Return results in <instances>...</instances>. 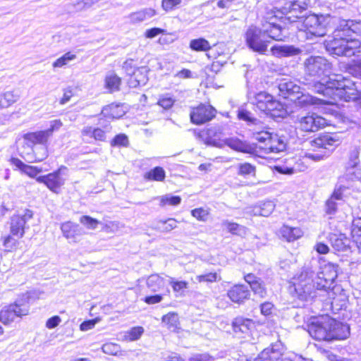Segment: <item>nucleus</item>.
<instances>
[{"mask_svg": "<svg viewBox=\"0 0 361 361\" xmlns=\"http://www.w3.org/2000/svg\"><path fill=\"white\" fill-rule=\"evenodd\" d=\"M338 268L337 264L328 263L316 275L311 268H303L293 285V297L304 303L312 302L317 297L318 290H326L331 288L338 276Z\"/></svg>", "mask_w": 361, "mask_h": 361, "instance_id": "nucleus-1", "label": "nucleus"}, {"mask_svg": "<svg viewBox=\"0 0 361 361\" xmlns=\"http://www.w3.org/2000/svg\"><path fill=\"white\" fill-rule=\"evenodd\" d=\"M286 37L285 27L274 22H266L262 28L250 26L245 32L247 47L260 54H266L270 39L284 41Z\"/></svg>", "mask_w": 361, "mask_h": 361, "instance_id": "nucleus-2", "label": "nucleus"}, {"mask_svg": "<svg viewBox=\"0 0 361 361\" xmlns=\"http://www.w3.org/2000/svg\"><path fill=\"white\" fill-rule=\"evenodd\" d=\"M325 82H316L312 86V90L322 94L323 99H330L333 103L337 100L349 102L357 99L355 84L342 75H331Z\"/></svg>", "mask_w": 361, "mask_h": 361, "instance_id": "nucleus-3", "label": "nucleus"}, {"mask_svg": "<svg viewBox=\"0 0 361 361\" xmlns=\"http://www.w3.org/2000/svg\"><path fill=\"white\" fill-rule=\"evenodd\" d=\"M310 335L317 341L344 340L350 335L348 325L328 316L314 319L308 325Z\"/></svg>", "mask_w": 361, "mask_h": 361, "instance_id": "nucleus-4", "label": "nucleus"}, {"mask_svg": "<svg viewBox=\"0 0 361 361\" xmlns=\"http://www.w3.org/2000/svg\"><path fill=\"white\" fill-rule=\"evenodd\" d=\"M310 145L316 153H307V157L314 161H319L332 153L336 147L339 145V139L336 135L324 133L310 140Z\"/></svg>", "mask_w": 361, "mask_h": 361, "instance_id": "nucleus-5", "label": "nucleus"}, {"mask_svg": "<svg viewBox=\"0 0 361 361\" xmlns=\"http://www.w3.org/2000/svg\"><path fill=\"white\" fill-rule=\"evenodd\" d=\"M326 51L331 55L350 57L360 52V42L352 38L334 35V38L325 43Z\"/></svg>", "mask_w": 361, "mask_h": 361, "instance_id": "nucleus-6", "label": "nucleus"}, {"mask_svg": "<svg viewBox=\"0 0 361 361\" xmlns=\"http://www.w3.org/2000/svg\"><path fill=\"white\" fill-rule=\"evenodd\" d=\"M30 307L27 302L23 300H17L14 303L4 307L0 311V322L8 325L14 322L16 318H21L23 316L29 314Z\"/></svg>", "mask_w": 361, "mask_h": 361, "instance_id": "nucleus-7", "label": "nucleus"}, {"mask_svg": "<svg viewBox=\"0 0 361 361\" xmlns=\"http://www.w3.org/2000/svg\"><path fill=\"white\" fill-rule=\"evenodd\" d=\"M345 178H341L336 184L334 191L330 198L326 202V213L329 215L335 214L338 205L341 202L351 195V187L343 184Z\"/></svg>", "mask_w": 361, "mask_h": 361, "instance_id": "nucleus-8", "label": "nucleus"}, {"mask_svg": "<svg viewBox=\"0 0 361 361\" xmlns=\"http://www.w3.org/2000/svg\"><path fill=\"white\" fill-rule=\"evenodd\" d=\"M321 18L315 14H311L298 20L302 23L300 31L306 33L307 39L314 37H323L326 33V25L321 21Z\"/></svg>", "mask_w": 361, "mask_h": 361, "instance_id": "nucleus-9", "label": "nucleus"}, {"mask_svg": "<svg viewBox=\"0 0 361 361\" xmlns=\"http://www.w3.org/2000/svg\"><path fill=\"white\" fill-rule=\"evenodd\" d=\"M304 64L306 73L310 76L317 78L330 76L329 74L331 64L322 56H310L305 60Z\"/></svg>", "mask_w": 361, "mask_h": 361, "instance_id": "nucleus-10", "label": "nucleus"}, {"mask_svg": "<svg viewBox=\"0 0 361 361\" xmlns=\"http://www.w3.org/2000/svg\"><path fill=\"white\" fill-rule=\"evenodd\" d=\"M298 128L304 132H316L327 125L326 120L317 114H308L298 118Z\"/></svg>", "mask_w": 361, "mask_h": 361, "instance_id": "nucleus-11", "label": "nucleus"}, {"mask_svg": "<svg viewBox=\"0 0 361 361\" xmlns=\"http://www.w3.org/2000/svg\"><path fill=\"white\" fill-rule=\"evenodd\" d=\"M307 6V0H293L287 2L282 8V13L285 15L283 18L290 23L297 22V19H302L303 16L300 15L306 11Z\"/></svg>", "mask_w": 361, "mask_h": 361, "instance_id": "nucleus-12", "label": "nucleus"}, {"mask_svg": "<svg viewBox=\"0 0 361 361\" xmlns=\"http://www.w3.org/2000/svg\"><path fill=\"white\" fill-rule=\"evenodd\" d=\"M284 353V347L279 341L264 349L257 357H246V361H278Z\"/></svg>", "mask_w": 361, "mask_h": 361, "instance_id": "nucleus-13", "label": "nucleus"}, {"mask_svg": "<svg viewBox=\"0 0 361 361\" xmlns=\"http://www.w3.org/2000/svg\"><path fill=\"white\" fill-rule=\"evenodd\" d=\"M67 170V167L61 166L52 173L37 177L36 180L38 183L45 184L50 190L56 192V190L64 184V179L62 178L61 176L64 175L65 171Z\"/></svg>", "mask_w": 361, "mask_h": 361, "instance_id": "nucleus-14", "label": "nucleus"}, {"mask_svg": "<svg viewBox=\"0 0 361 361\" xmlns=\"http://www.w3.org/2000/svg\"><path fill=\"white\" fill-rule=\"evenodd\" d=\"M216 113V109L211 105L200 104L191 110L190 121L194 124L201 125L211 121Z\"/></svg>", "mask_w": 361, "mask_h": 361, "instance_id": "nucleus-15", "label": "nucleus"}, {"mask_svg": "<svg viewBox=\"0 0 361 361\" xmlns=\"http://www.w3.org/2000/svg\"><path fill=\"white\" fill-rule=\"evenodd\" d=\"M32 216L33 212L30 209L25 210L23 214L13 215L11 218V233L18 238H23L25 233V225L29 220L32 219Z\"/></svg>", "mask_w": 361, "mask_h": 361, "instance_id": "nucleus-16", "label": "nucleus"}, {"mask_svg": "<svg viewBox=\"0 0 361 361\" xmlns=\"http://www.w3.org/2000/svg\"><path fill=\"white\" fill-rule=\"evenodd\" d=\"M224 126L216 124L208 128L206 130L199 133L198 136L204 139L205 144L220 147V142L224 135Z\"/></svg>", "mask_w": 361, "mask_h": 361, "instance_id": "nucleus-17", "label": "nucleus"}, {"mask_svg": "<svg viewBox=\"0 0 361 361\" xmlns=\"http://www.w3.org/2000/svg\"><path fill=\"white\" fill-rule=\"evenodd\" d=\"M277 87L279 91V95L284 98L290 99L291 101H293L298 94H300V87L295 82L286 78L282 79L279 82Z\"/></svg>", "mask_w": 361, "mask_h": 361, "instance_id": "nucleus-18", "label": "nucleus"}, {"mask_svg": "<svg viewBox=\"0 0 361 361\" xmlns=\"http://www.w3.org/2000/svg\"><path fill=\"white\" fill-rule=\"evenodd\" d=\"M228 297L235 303L242 304L249 299L250 292L246 285H235L227 293Z\"/></svg>", "mask_w": 361, "mask_h": 361, "instance_id": "nucleus-19", "label": "nucleus"}, {"mask_svg": "<svg viewBox=\"0 0 361 361\" xmlns=\"http://www.w3.org/2000/svg\"><path fill=\"white\" fill-rule=\"evenodd\" d=\"M293 102H294L295 105L300 108H306L313 104H333V102L328 101L327 99L322 98H317L310 95V94H304L301 92L300 94H298L294 98Z\"/></svg>", "mask_w": 361, "mask_h": 361, "instance_id": "nucleus-20", "label": "nucleus"}, {"mask_svg": "<svg viewBox=\"0 0 361 361\" xmlns=\"http://www.w3.org/2000/svg\"><path fill=\"white\" fill-rule=\"evenodd\" d=\"M328 238L332 247L336 252H347L350 251V240L345 235L330 233Z\"/></svg>", "mask_w": 361, "mask_h": 361, "instance_id": "nucleus-21", "label": "nucleus"}, {"mask_svg": "<svg viewBox=\"0 0 361 361\" xmlns=\"http://www.w3.org/2000/svg\"><path fill=\"white\" fill-rule=\"evenodd\" d=\"M271 54L276 57H290L298 55L301 53V49L293 45L283 44L274 45L271 48Z\"/></svg>", "mask_w": 361, "mask_h": 361, "instance_id": "nucleus-22", "label": "nucleus"}, {"mask_svg": "<svg viewBox=\"0 0 361 361\" xmlns=\"http://www.w3.org/2000/svg\"><path fill=\"white\" fill-rule=\"evenodd\" d=\"M49 137L45 130L27 133L23 135L24 140L31 143L32 146L47 145Z\"/></svg>", "mask_w": 361, "mask_h": 361, "instance_id": "nucleus-23", "label": "nucleus"}, {"mask_svg": "<svg viewBox=\"0 0 361 361\" xmlns=\"http://www.w3.org/2000/svg\"><path fill=\"white\" fill-rule=\"evenodd\" d=\"M274 209V202L273 201L268 200L259 202L255 205L248 212L254 216H269L273 212Z\"/></svg>", "mask_w": 361, "mask_h": 361, "instance_id": "nucleus-24", "label": "nucleus"}, {"mask_svg": "<svg viewBox=\"0 0 361 361\" xmlns=\"http://www.w3.org/2000/svg\"><path fill=\"white\" fill-rule=\"evenodd\" d=\"M63 235L67 239H75L76 236L82 235V228L77 224L71 221L63 223L61 226Z\"/></svg>", "mask_w": 361, "mask_h": 361, "instance_id": "nucleus-25", "label": "nucleus"}, {"mask_svg": "<svg viewBox=\"0 0 361 361\" xmlns=\"http://www.w3.org/2000/svg\"><path fill=\"white\" fill-rule=\"evenodd\" d=\"M157 14L156 11L152 8H145L128 16L130 22L133 24L142 23L151 18Z\"/></svg>", "mask_w": 361, "mask_h": 361, "instance_id": "nucleus-26", "label": "nucleus"}, {"mask_svg": "<svg viewBox=\"0 0 361 361\" xmlns=\"http://www.w3.org/2000/svg\"><path fill=\"white\" fill-rule=\"evenodd\" d=\"M149 70L147 66H142L136 68L135 73L131 75L130 80V86H143L148 81L147 73Z\"/></svg>", "mask_w": 361, "mask_h": 361, "instance_id": "nucleus-27", "label": "nucleus"}, {"mask_svg": "<svg viewBox=\"0 0 361 361\" xmlns=\"http://www.w3.org/2000/svg\"><path fill=\"white\" fill-rule=\"evenodd\" d=\"M32 153L27 154V160L29 162L42 161L48 157L47 145L32 146Z\"/></svg>", "mask_w": 361, "mask_h": 361, "instance_id": "nucleus-28", "label": "nucleus"}, {"mask_svg": "<svg viewBox=\"0 0 361 361\" xmlns=\"http://www.w3.org/2000/svg\"><path fill=\"white\" fill-rule=\"evenodd\" d=\"M264 128L265 127L261 122V125L250 128V130L252 131L253 137L259 142L264 143L267 148L273 135L267 130H264Z\"/></svg>", "mask_w": 361, "mask_h": 361, "instance_id": "nucleus-29", "label": "nucleus"}, {"mask_svg": "<svg viewBox=\"0 0 361 361\" xmlns=\"http://www.w3.org/2000/svg\"><path fill=\"white\" fill-rule=\"evenodd\" d=\"M237 117L239 120L245 121L250 128L261 125V121L255 118L252 113L244 106L238 108Z\"/></svg>", "mask_w": 361, "mask_h": 361, "instance_id": "nucleus-30", "label": "nucleus"}, {"mask_svg": "<svg viewBox=\"0 0 361 361\" xmlns=\"http://www.w3.org/2000/svg\"><path fill=\"white\" fill-rule=\"evenodd\" d=\"M287 146V138L283 135L275 134L272 135L267 149L271 152H280L286 150Z\"/></svg>", "mask_w": 361, "mask_h": 361, "instance_id": "nucleus-31", "label": "nucleus"}, {"mask_svg": "<svg viewBox=\"0 0 361 361\" xmlns=\"http://www.w3.org/2000/svg\"><path fill=\"white\" fill-rule=\"evenodd\" d=\"M124 114L125 111L119 104H111L103 107L102 110V115L106 118H119Z\"/></svg>", "mask_w": 361, "mask_h": 361, "instance_id": "nucleus-32", "label": "nucleus"}, {"mask_svg": "<svg viewBox=\"0 0 361 361\" xmlns=\"http://www.w3.org/2000/svg\"><path fill=\"white\" fill-rule=\"evenodd\" d=\"M350 19H339L336 27L334 31V35L341 37L352 38L350 31Z\"/></svg>", "mask_w": 361, "mask_h": 361, "instance_id": "nucleus-33", "label": "nucleus"}, {"mask_svg": "<svg viewBox=\"0 0 361 361\" xmlns=\"http://www.w3.org/2000/svg\"><path fill=\"white\" fill-rule=\"evenodd\" d=\"M20 98L17 91L9 90L0 94V108H8Z\"/></svg>", "mask_w": 361, "mask_h": 361, "instance_id": "nucleus-34", "label": "nucleus"}, {"mask_svg": "<svg viewBox=\"0 0 361 361\" xmlns=\"http://www.w3.org/2000/svg\"><path fill=\"white\" fill-rule=\"evenodd\" d=\"M222 142L230 148L243 152H249L250 147L237 137H228L222 140Z\"/></svg>", "mask_w": 361, "mask_h": 361, "instance_id": "nucleus-35", "label": "nucleus"}, {"mask_svg": "<svg viewBox=\"0 0 361 361\" xmlns=\"http://www.w3.org/2000/svg\"><path fill=\"white\" fill-rule=\"evenodd\" d=\"M252 325L253 322L252 319L242 317H236L232 323L233 329L235 333H246Z\"/></svg>", "mask_w": 361, "mask_h": 361, "instance_id": "nucleus-36", "label": "nucleus"}, {"mask_svg": "<svg viewBox=\"0 0 361 361\" xmlns=\"http://www.w3.org/2000/svg\"><path fill=\"white\" fill-rule=\"evenodd\" d=\"M147 286L152 292H158L165 286L164 278L158 274H152L147 279Z\"/></svg>", "mask_w": 361, "mask_h": 361, "instance_id": "nucleus-37", "label": "nucleus"}, {"mask_svg": "<svg viewBox=\"0 0 361 361\" xmlns=\"http://www.w3.org/2000/svg\"><path fill=\"white\" fill-rule=\"evenodd\" d=\"M273 96L265 92H260L255 97L253 104L261 111H266L267 104L271 101Z\"/></svg>", "mask_w": 361, "mask_h": 361, "instance_id": "nucleus-38", "label": "nucleus"}, {"mask_svg": "<svg viewBox=\"0 0 361 361\" xmlns=\"http://www.w3.org/2000/svg\"><path fill=\"white\" fill-rule=\"evenodd\" d=\"M281 236L287 241H293L302 236V232L299 228L283 226L281 229Z\"/></svg>", "mask_w": 361, "mask_h": 361, "instance_id": "nucleus-39", "label": "nucleus"}, {"mask_svg": "<svg viewBox=\"0 0 361 361\" xmlns=\"http://www.w3.org/2000/svg\"><path fill=\"white\" fill-rule=\"evenodd\" d=\"M359 149L357 148L353 149L350 154L349 161H348V171L349 173H351L350 170L355 169L359 164ZM352 173H355V178L357 179L360 178V172H352Z\"/></svg>", "mask_w": 361, "mask_h": 361, "instance_id": "nucleus-40", "label": "nucleus"}, {"mask_svg": "<svg viewBox=\"0 0 361 361\" xmlns=\"http://www.w3.org/2000/svg\"><path fill=\"white\" fill-rule=\"evenodd\" d=\"M209 42L204 38L192 39L190 42V48L195 51H206L211 49Z\"/></svg>", "mask_w": 361, "mask_h": 361, "instance_id": "nucleus-41", "label": "nucleus"}, {"mask_svg": "<svg viewBox=\"0 0 361 361\" xmlns=\"http://www.w3.org/2000/svg\"><path fill=\"white\" fill-rule=\"evenodd\" d=\"M165 176V171L160 166H156L145 174V179L155 181H162Z\"/></svg>", "mask_w": 361, "mask_h": 361, "instance_id": "nucleus-42", "label": "nucleus"}, {"mask_svg": "<svg viewBox=\"0 0 361 361\" xmlns=\"http://www.w3.org/2000/svg\"><path fill=\"white\" fill-rule=\"evenodd\" d=\"M222 225L228 229V232L233 235L242 236L246 234V228L237 223L226 220L223 221Z\"/></svg>", "mask_w": 361, "mask_h": 361, "instance_id": "nucleus-43", "label": "nucleus"}, {"mask_svg": "<svg viewBox=\"0 0 361 361\" xmlns=\"http://www.w3.org/2000/svg\"><path fill=\"white\" fill-rule=\"evenodd\" d=\"M238 174L244 177H254L256 174V167L250 163H240L238 166Z\"/></svg>", "mask_w": 361, "mask_h": 361, "instance_id": "nucleus-44", "label": "nucleus"}, {"mask_svg": "<svg viewBox=\"0 0 361 361\" xmlns=\"http://www.w3.org/2000/svg\"><path fill=\"white\" fill-rule=\"evenodd\" d=\"M162 322L167 325L168 329L175 331L179 324L178 317L176 313L169 312L162 317Z\"/></svg>", "mask_w": 361, "mask_h": 361, "instance_id": "nucleus-45", "label": "nucleus"}, {"mask_svg": "<svg viewBox=\"0 0 361 361\" xmlns=\"http://www.w3.org/2000/svg\"><path fill=\"white\" fill-rule=\"evenodd\" d=\"M121 82V78L114 73H111L106 75L105 79L106 87L111 92L118 90Z\"/></svg>", "mask_w": 361, "mask_h": 361, "instance_id": "nucleus-46", "label": "nucleus"}, {"mask_svg": "<svg viewBox=\"0 0 361 361\" xmlns=\"http://www.w3.org/2000/svg\"><path fill=\"white\" fill-rule=\"evenodd\" d=\"M169 284L173 290L176 293V296L184 295V290L188 288V283L184 281H176L174 278H170Z\"/></svg>", "mask_w": 361, "mask_h": 361, "instance_id": "nucleus-47", "label": "nucleus"}, {"mask_svg": "<svg viewBox=\"0 0 361 361\" xmlns=\"http://www.w3.org/2000/svg\"><path fill=\"white\" fill-rule=\"evenodd\" d=\"M102 350L104 353L111 355H122L121 346L114 343H104L102 346Z\"/></svg>", "mask_w": 361, "mask_h": 361, "instance_id": "nucleus-48", "label": "nucleus"}, {"mask_svg": "<svg viewBox=\"0 0 361 361\" xmlns=\"http://www.w3.org/2000/svg\"><path fill=\"white\" fill-rule=\"evenodd\" d=\"M76 59V55L71 54V52H67L63 54L62 56L56 59L52 64L54 68H61L64 66L67 65L68 63L71 61H73Z\"/></svg>", "mask_w": 361, "mask_h": 361, "instance_id": "nucleus-49", "label": "nucleus"}, {"mask_svg": "<svg viewBox=\"0 0 361 361\" xmlns=\"http://www.w3.org/2000/svg\"><path fill=\"white\" fill-rule=\"evenodd\" d=\"M156 228L162 232H169L176 228L177 221L174 219H169L166 221H160Z\"/></svg>", "mask_w": 361, "mask_h": 361, "instance_id": "nucleus-50", "label": "nucleus"}, {"mask_svg": "<svg viewBox=\"0 0 361 361\" xmlns=\"http://www.w3.org/2000/svg\"><path fill=\"white\" fill-rule=\"evenodd\" d=\"M250 288L255 295H257L260 298H264L267 295V290L264 287V284L259 279H258L257 282L252 283Z\"/></svg>", "mask_w": 361, "mask_h": 361, "instance_id": "nucleus-51", "label": "nucleus"}, {"mask_svg": "<svg viewBox=\"0 0 361 361\" xmlns=\"http://www.w3.org/2000/svg\"><path fill=\"white\" fill-rule=\"evenodd\" d=\"M80 222L89 229H95L99 224L98 220L87 215L81 216Z\"/></svg>", "mask_w": 361, "mask_h": 361, "instance_id": "nucleus-52", "label": "nucleus"}, {"mask_svg": "<svg viewBox=\"0 0 361 361\" xmlns=\"http://www.w3.org/2000/svg\"><path fill=\"white\" fill-rule=\"evenodd\" d=\"M1 239L3 240V245L6 251H11L13 249L16 248L18 243V240L11 235L2 237Z\"/></svg>", "mask_w": 361, "mask_h": 361, "instance_id": "nucleus-53", "label": "nucleus"}, {"mask_svg": "<svg viewBox=\"0 0 361 361\" xmlns=\"http://www.w3.org/2000/svg\"><path fill=\"white\" fill-rule=\"evenodd\" d=\"M128 144V138L125 134H118L116 135L111 142V145L113 147H127Z\"/></svg>", "mask_w": 361, "mask_h": 361, "instance_id": "nucleus-54", "label": "nucleus"}, {"mask_svg": "<svg viewBox=\"0 0 361 361\" xmlns=\"http://www.w3.org/2000/svg\"><path fill=\"white\" fill-rule=\"evenodd\" d=\"M181 202V198L179 196H171V195H165L162 196L161 198V205L164 206L166 204H169L172 206H176L179 204Z\"/></svg>", "mask_w": 361, "mask_h": 361, "instance_id": "nucleus-55", "label": "nucleus"}, {"mask_svg": "<svg viewBox=\"0 0 361 361\" xmlns=\"http://www.w3.org/2000/svg\"><path fill=\"white\" fill-rule=\"evenodd\" d=\"M288 115V111L284 104L279 102V106L274 110V112L271 113V117L274 118H286Z\"/></svg>", "mask_w": 361, "mask_h": 361, "instance_id": "nucleus-56", "label": "nucleus"}, {"mask_svg": "<svg viewBox=\"0 0 361 361\" xmlns=\"http://www.w3.org/2000/svg\"><path fill=\"white\" fill-rule=\"evenodd\" d=\"M358 226L361 227V221H357L355 224V228L353 231V238L354 243L356 244L357 247L360 252H361V234L360 230H359Z\"/></svg>", "mask_w": 361, "mask_h": 361, "instance_id": "nucleus-57", "label": "nucleus"}, {"mask_svg": "<svg viewBox=\"0 0 361 361\" xmlns=\"http://www.w3.org/2000/svg\"><path fill=\"white\" fill-rule=\"evenodd\" d=\"M181 2L182 0H162L161 7L166 12L171 11L180 5Z\"/></svg>", "mask_w": 361, "mask_h": 361, "instance_id": "nucleus-58", "label": "nucleus"}, {"mask_svg": "<svg viewBox=\"0 0 361 361\" xmlns=\"http://www.w3.org/2000/svg\"><path fill=\"white\" fill-rule=\"evenodd\" d=\"M274 169L279 173L286 175H291L295 171L294 166H291L290 164L277 165L275 166Z\"/></svg>", "mask_w": 361, "mask_h": 361, "instance_id": "nucleus-59", "label": "nucleus"}, {"mask_svg": "<svg viewBox=\"0 0 361 361\" xmlns=\"http://www.w3.org/2000/svg\"><path fill=\"white\" fill-rule=\"evenodd\" d=\"M192 216L197 220L205 221L208 216V212L203 208H197L191 211Z\"/></svg>", "mask_w": 361, "mask_h": 361, "instance_id": "nucleus-60", "label": "nucleus"}, {"mask_svg": "<svg viewBox=\"0 0 361 361\" xmlns=\"http://www.w3.org/2000/svg\"><path fill=\"white\" fill-rule=\"evenodd\" d=\"M123 69L128 75H132L136 71L134 60L132 59H127L123 64Z\"/></svg>", "mask_w": 361, "mask_h": 361, "instance_id": "nucleus-61", "label": "nucleus"}, {"mask_svg": "<svg viewBox=\"0 0 361 361\" xmlns=\"http://www.w3.org/2000/svg\"><path fill=\"white\" fill-rule=\"evenodd\" d=\"M63 126V123L59 119L53 120L50 122V126L45 131L51 137L54 131L59 130Z\"/></svg>", "mask_w": 361, "mask_h": 361, "instance_id": "nucleus-62", "label": "nucleus"}, {"mask_svg": "<svg viewBox=\"0 0 361 361\" xmlns=\"http://www.w3.org/2000/svg\"><path fill=\"white\" fill-rule=\"evenodd\" d=\"M163 300L162 294H155L153 295H147L145 297L143 301L147 305H154L159 303Z\"/></svg>", "mask_w": 361, "mask_h": 361, "instance_id": "nucleus-63", "label": "nucleus"}, {"mask_svg": "<svg viewBox=\"0 0 361 361\" xmlns=\"http://www.w3.org/2000/svg\"><path fill=\"white\" fill-rule=\"evenodd\" d=\"M351 35L353 34H361V20H350Z\"/></svg>", "mask_w": 361, "mask_h": 361, "instance_id": "nucleus-64", "label": "nucleus"}]
</instances>
